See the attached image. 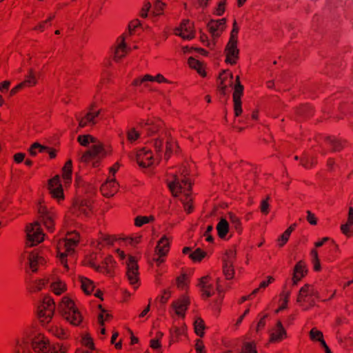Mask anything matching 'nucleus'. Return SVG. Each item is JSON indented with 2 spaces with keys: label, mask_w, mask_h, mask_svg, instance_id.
<instances>
[{
  "label": "nucleus",
  "mask_w": 353,
  "mask_h": 353,
  "mask_svg": "<svg viewBox=\"0 0 353 353\" xmlns=\"http://www.w3.org/2000/svg\"><path fill=\"white\" fill-rule=\"evenodd\" d=\"M188 171L185 167L181 168L179 174L172 175V180L168 182V186L172 195L178 196L180 193H183V197L180 201L183 205L184 210L190 213L192 210V206L190 204L191 199L190 198L189 191L191 190V183L187 178Z\"/></svg>",
  "instance_id": "f257e3e1"
},
{
  "label": "nucleus",
  "mask_w": 353,
  "mask_h": 353,
  "mask_svg": "<svg viewBox=\"0 0 353 353\" xmlns=\"http://www.w3.org/2000/svg\"><path fill=\"white\" fill-rule=\"evenodd\" d=\"M141 128L147 133L148 136H157L152 139V143L157 157L161 158L163 154V138L168 136L167 132L163 128L162 121L159 119H148L145 123L141 125Z\"/></svg>",
  "instance_id": "f03ea898"
},
{
  "label": "nucleus",
  "mask_w": 353,
  "mask_h": 353,
  "mask_svg": "<svg viewBox=\"0 0 353 353\" xmlns=\"http://www.w3.org/2000/svg\"><path fill=\"white\" fill-rule=\"evenodd\" d=\"M77 141L85 147H89V145L92 143L89 149L80 157V160L83 162H88L92 159L98 161L108 154V151L103 145L91 135H79Z\"/></svg>",
  "instance_id": "7ed1b4c3"
},
{
  "label": "nucleus",
  "mask_w": 353,
  "mask_h": 353,
  "mask_svg": "<svg viewBox=\"0 0 353 353\" xmlns=\"http://www.w3.org/2000/svg\"><path fill=\"white\" fill-rule=\"evenodd\" d=\"M79 242L77 235L59 240L57 243V252L59 260L65 268L68 269V262L73 261L75 248Z\"/></svg>",
  "instance_id": "20e7f679"
},
{
  "label": "nucleus",
  "mask_w": 353,
  "mask_h": 353,
  "mask_svg": "<svg viewBox=\"0 0 353 353\" xmlns=\"http://www.w3.org/2000/svg\"><path fill=\"white\" fill-rule=\"evenodd\" d=\"M31 345L37 353H66L67 347L63 343H57L52 347L48 340L43 335L39 334L31 339Z\"/></svg>",
  "instance_id": "39448f33"
},
{
  "label": "nucleus",
  "mask_w": 353,
  "mask_h": 353,
  "mask_svg": "<svg viewBox=\"0 0 353 353\" xmlns=\"http://www.w3.org/2000/svg\"><path fill=\"white\" fill-rule=\"evenodd\" d=\"M59 310L62 316L72 325H79L81 323L82 316L70 298L65 296L61 299Z\"/></svg>",
  "instance_id": "423d86ee"
},
{
  "label": "nucleus",
  "mask_w": 353,
  "mask_h": 353,
  "mask_svg": "<svg viewBox=\"0 0 353 353\" xmlns=\"http://www.w3.org/2000/svg\"><path fill=\"white\" fill-rule=\"evenodd\" d=\"M55 304L53 300L48 296L43 297L38 305V315L41 322L43 324L48 323L54 312Z\"/></svg>",
  "instance_id": "0eeeda50"
},
{
  "label": "nucleus",
  "mask_w": 353,
  "mask_h": 353,
  "mask_svg": "<svg viewBox=\"0 0 353 353\" xmlns=\"http://www.w3.org/2000/svg\"><path fill=\"white\" fill-rule=\"evenodd\" d=\"M27 243L29 246H33L43 241L44 234L42 232L40 225L37 222L30 224L26 229Z\"/></svg>",
  "instance_id": "6e6552de"
},
{
  "label": "nucleus",
  "mask_w": 353,
  "mask_h": 353,
  "mask_svg": "<svg viewBox=\"0 0 353 353\" xmlns=\"http://www.w3.org/2000/svg\"><path fill=\"white\" fill-rule=\"evenodd\" d=\"M239 30L236 28H233L231 34L230 41L226 46V61L230 64L236 63V59H238L239 50L237 49V34Z\"/></svg>",
  "instance_id": "1a4fd4ad"
},
{
  "label": "nucleus",
  "mask_w": 353,
  "mask_h": 353,
  "mask_svg": "<svg viewBox=\"0 0 353 353\" xmlns=\"http://www.w3.org/2000/svg\"><path fill=\"white\" fill-rule=\"evenodd\" d=\"M126 275L131 285H135L137 284L138 278V265L137 260L132 256H130L126 261Z\"/></svg>",
  "instance_id": "9d476101"
},
{
  "label": "nucleus",
  "mask_w": 353,
  "mask_h": 353,
  "mask_svg": "<svg viewBox=\"0 0 353 353\" xmlns=\"http://www.w3.org/2000/svg\"><path fill=\"white\" fill-rule=\"evenodd\" d=\"M170 248V241L166 236H163L157 243L155 252L159 256L155 259V261L158 265L164 262L163 257L166 256Z\"/></svg>",
  "instance_id": "9b49d317"
},
{
  "label": "nucleus",
  "mask_w": 353,
  "mask_h": 353,
  "mask_svg": "<svg viewBox=\"0 0 353 353\" xmlns=\"http://www.w3.org/2000/svg\"><path fill=\"white\" fill-rule=\"evenodd\" d=\"M236 83L234 85L233 93V101L235 116L238 117L242 112L241 97L243 94V86L241 84L239 77H236Z\"/></svg>",
  "instance_id": "f8f14e48"
},
{
  "label": "nucleus",
  "mask_w": 353,
  "mask_h": 353,
  "mask_svg": "<svg viewBox=\"0 0 353 353\" xmlns=\"http://www.w3.org/2000/svg\"><path fill=\"white\" fill-rule=\"evenodd\" d=\"M28 265L30 269L33 272H37L39 267L46 263L44 257L38 252H31L28 255Z\"/></svg>",
  "instance_id": "ddd939ff"
},
{
  "label": "nucleus",
  "mask_w": 353,
  "mask_h": 353,
  "mask_svg": "<svg viewBox=\"0 0 353 353\" xmlns=\"http://www.w3.org/2000/svg\"><path fill=\"white\" fill-rule=\"evenodd\" d=\"M49 190L52 196L57 199H63L62 185L59 176L57 175L49 181Z\"/></svg>",
  "instance_id": "4468645a"
},
{
  "label": "nucleus",
  "mask_w": 353,
  "mask_h": 353,
  "mask_svg": "<svg viewBox=\"0 0 353 353\" xmlns=\"http://www.w3.org/2000/svg\"><path fill=\"white\" fill-rule=\"evenodd\" d=\"M72 212L77 215L88 216L91 211V203L87 199L77 201L73 206Z\"/></svg>",
  "instance_id": "2eb2a0df"
},
{
  "label": "nucleus",
  "mask_w": 353,
  "mask_h": 353,
  "mask_svg": "<svg viewBox=\"0 0 353 353\" xmlns=\"http://www.w3.org/2000/svg\"><path fill=\"white\" fill-rule=\"evenodd\" d=\"M93 106V105L91 106L90 111L87 112L83 117L77 116V119L79 121L80 128H84L90 124L94 125L96 123L95 118L99 115L101 111H94Z\"/></svg>",
  "instance_id": "dca6fc26"
},
{
  "label": "nucleus",
  "mask_w": 353,
  "mask_h": 353,
  "mask_svg": "<svg viewBox=\"0 0 353 353\" xmlns=\"http://www.w3.org/2000/svg\"><path fill=\"white\" fill-rule=\"evenodd\" d=\"M175 34L184 39L190 40L194 37L192 26L188 20H184L179 28L175 30Z\"/></svg>",
  "instance_id": "f3484780"
},
{
  "label": "nucleus",
  "mask_w": 353,
  "mask_h": 353,
  "mask_svg": "<svg viewBox=\"0 0 353 353\" xmlns=\"http://www.w3.org/2000/svg\"><path fill=\"white\" fill-rule=\"evenodd\" d=\"M137 161L140 167L147 168L152 165L154 159L150 150H141L137 154Z\"/></svg>",
  "instance_id": "a211bd4d"
},
{
  "label": "nucleus",
  "mask_w": 353,
  "mask_h": 353,
  "mask_svg": "<svg viewBox=\"0 0 353 353\" xmlns=\"http://www.w3.org/2000/svg\"><path fill=\"white\" fill-rule=\"evenodd\" d=\"M137 161L140 167L147 168L152 165L154 159L150 150H141L137 154Z\"/></svg>",
  "instance_id": "6ab92c4d"
},
{
  "label": "nucleus",
  "mask_w": 353,
  "mask_h": 353,
  "mask_svg": "<svg viewBox=\"0 0 353 353\" xmlns=\"http://www.w3.org/2000/svg\"><path fill=\"white\" fill-rule=\"evenodd\" d=\"M226 19L225 18L218 20H211L208 24V28L213 37H218L220 34L223 31Z\"/></svg>",
  "instance_id": "aec40b11"
},
{
  "label": "nucleus",
  "mask_w": 353,
  "mask_h": 353,
  "mask_svg": "<svg viewBox=\"0 0 353 353\" xmlns=\"http://www.w3.org/2000/svg\"><path fill=\"white\" fill-rule=\"evenodd\" d=\"M189 304V300L187 298L183 297L176 301H173L171 304V307L176 315L179 317L184 318L185 312L187 310Z\"/></svg>",
  "instance_id": "412c9836"
},
{
  "label": "nucleus",
  "mask_w": 353,
  "mask_h": 353,
  "mask_svg": "<svg viewBox=\"0 0 353 353\" xmlns=\"http://www.w3.org/2000/svg\"><path fill=\"white\" fill-rule=\"evenodd\" d=\"M37 83V77L32 70H30L28 74L26 77V79L13 88L10 91V94L14 95L19 89L25 86H33Z\"/></svg>",
  "instance_id": "4be33fe9"
},
{
  "label": "nucleus",
  "mask_w": 353,
  "mask_h": 353,
  "mask_svg": "<svg viewBox=\"0 0 353 353\" xmlns=\"http://www.w3.org/2000/svg\"><path fill=\"white\" fill-rule=\"evenodd\" d=\"M117 183L114 179H109L101 186L103 195L107 197L113 196L117 192Z\"/></svg>",
  "instance_id": "5701e85b"
},
{
  "label": "nucleus",
  "mask_w": 353,
  "mask_h": 353,
  "mask_svg": "<svg viewBox=\"0 0 353 353\" xmlns=\"http://www.w3.org/2000/svg\"><path fill=\"white\" fill-rule=\"evenodd\" d=\"M39 214L42 221L49 231H52L53 228V214L49 212L45 207L40 205L39 208Z\"/></svg>",
  "instance_id": "b1692460"
},
{
  "label": "nucleus",
  "mask_w": 353,
  "mask_h": 353,
  "mask_svg": "<svg viewBox=\"0 0 353 353\" xmlns=\"http://www.w3.org/2000/svg\"><path fill=\"white\" fill-rule=\"evenodd\" d=\"M308 296H318V292L310 285H305L299 291L297 302L301 303L306 301Z\"/></svg>",
  "instance_id": "393cba45"
},
{
  "label": "nucleus",
  "mask_w": 353,
  "mask_h": 353,
  "mask_svg": "<svg viewBox=\"0 0 353 353\" xmlns=\"http://www.w3.org/2000/svg\"><path fill=\"white\" fill-rule=\"evenodd\" d=\"M209 276H205L200 279L199 287L202 291L203 296L205 297L211 296L214 292V289L211 283H209Z\"/></svg>",
  "instance_id": "a878e982"
},
{
  "label": "nucleus",
  "mask_w": 353,
  "mask_h": 353,
  "mask_svg": "<svg viewBox=\"0 0 353 353\" xmlns=\"http://www.w3.org/2000/svg\"><path fill=\"white\" fill-rule=\"evenodd\" d=\"M118 45L114 50V59H120L127 53L128 48L125 42V37L121 35L117 40Z\"/></svg>",
  "instance_id": "bb28decb"
},
{
  "label": "nucleus",
  "mask_w": 353,
  "mask_h": 353,
  "mask_svg": "<svg viewBox=\"0 0 353 353\" xmlns=\"http://www.w3.org/2000/svg\"><path fill=\"white\" fill-rule=\"evenodd\" d=\"M342 232L347 236H350L353 234V208H349L347 222L342 224L341 226Z\"/></svg>",
  "instance_id": "cd10ccee"
},
{
  "label": "nucleus",
  "mask_w": 353,
  "mask_h": 353,
  "mask_svg": "<svg viewBox=\"0 0 353 353\" xmlns=\"http://www.w3.org/2000/svg\"><path fill=\"white\" fill-rule=\"evenodd\" d=\"M306 270H305L304 264L302 261H299L294 267V274L292 278L293 285H296L297 283L304 276Z\"/></svg>",
  "instance_id": "c85d7f7f"
},
{
  "label": "nucleus",
  "mask_w": 353,
  "mask_h": 353,
  "mask_svg": "<svg viewBox=\"0 0 353 353\" xmlns=\"http://www.w3.org/2000/svg\"><path fill=\"white\" fill-rule=\"evenodd\" d=\"M286 335L285 330L283 327L281 323L279 321L276 324V329L271 334V341H279L283 339V337Z\"/></svg>",
  "instance_id": "c756f323"
},
{
  "label": "nucleus",
  "mask_w": 353,
  "mask_h": 353,
  "mask_svg": "<svg viewBox=\"0 0 353 353\" xmlns=\"http://www.w3.org/2000/svg\"><path fill=\"white\" fill-rule=\"evenodd\" d=\"M79 282L81 289L85 294H90L94 289L93 282L88 278L83 276L79 277Z\"/></svg>",
  "instance_id": "7c9ffc66"
},
{
  "label": "nucleus",
  "mask_w": 353,
  "mask_h": 353,
  "mask_svg": "<svg viewBox=\"0 0 353 353\" xmlns=\"http://www.w3.org/2000/svg\"><path fill=\"white\" fill-rule=\"evenodd\" d=\"M50 283V288L53 292L57 295L61 294L65 290V285L61 281L57 279H54L52 281H48Z\"/></svg>",
  "instance_id": "2f4dec72"
},
{
  "label": "nucleus",
  "mask_w": 353,
  "mask_h": 353,
  "mask_svg": "<svg viewBox=\"0 0 353 353\" xmlns=\"http://www.w3.org/2000/svg\"><path fill=\"white\" fill-rule=\"evenodd\" d=\"M325 141L332 147L333 151H339L343 147L342 141L334 137H325Z\"/></svg>",
  "instance_id": "473e14b6"
},
{
  "label": "nucleus",
  "mask_w": 353,
  "mask_h": 353,
  "mask_svg": "<svg viewBox=\"0 0 353 353\" xmlns=\"http://www.w3.org/2000/svg\"><path fill=\"white\" fill-rule=\"evenodd\" d=\"M229 229L228 222L225 219H221L216 225L218 234L221 238H224L227 234Z\"/></svg>",
  "instance_id": "72a5a7b5"
},
{
  "label": "nucleus",
  "mask_w": 353,
  "mask_h": 353,
  "mask_svg": "<svg viewBox=\"0 0 353 353\" xmlns=\"http://www.w3.org/2000/svg\"><path fill=\"white\" fill-rule=\"evenodd\" d=\"M72 162L68 160L63 168V178L65 183H69L71 181Z\"/></svg>",
  "instance_id": "f704fd0d"
},
{
  "label": "nucleus",
  "mask_w": 353,
  "mask_h": 353,
  "mask_svg": "<svg viewBox=\"0 0 353 353\" xmlns=\"http://www.w3.org/2000/svg\"><path fill=\"white\" fill-rule=\"evenodd\" d=\"M225 74V72H223V74H221L219 76V79L221 80V82H220V85H219V90L220 93L222 95H225L226 94L227 85L225 84L224 82H225V79L228 77H229L230 79V85L231 86L232 85V80L233 79L232 74H231V73L227 74L225 77H223V75Z\"/></svg>",
  "instance_id": "c9c22d12"
},
{
  "label": "nucleus",
  "mask_w": 353,
  "mask_h": 353,
  "mask_svg": "<svg viewBox=\"0 0 353 353\" xmlns=\"http://www.w3.org/2000/svg\"><path fill=\"white\" fill-rule=\"evenodd\" d=\"M188 64L190 67L195 69L201 76H205V72L203 71L201 63L199 61L194 59L193 57H190L188 59Z\"/></svg>",
  "instance_id": "e433bc0d"
},
{
  "label": "nucleus",
  "mask_w": 353,
  "mask_h": 353,
  "mask_svg": "<svg viewBox=\"0 0 353 353\" xmlns=\"http://www.w3.org/2000/svg\"><path fill=\"white\" fill-rule=\"evenodd\" d=\"M223 273L227 279H231L233 278L234 270L232 265V261L231 260H229L228 262H224Z\"/></svg>",
  "instance_id": "4c0bfd02"
},
{
  "label": "nucleus",
  "mask_w": 353,
  "mask_h": 353,
  "mask_svg": "<svg viewBox=\"0 0 353 353\" xmlns=\"http://www.w3.org/2000/svg\"><path fill=\"white\" fill-rule=\"evenodd\" d=\"M46 150H48V147L42 145L40 143L36 142V143H34L30 146V148L28 149V152L31 156L35 157L37 154V150L39 152H43Z\"/></svg>",
  "instance_id": "58836bf2"
},
{
  "label": "nucleus",
  "mask_w": 353,
  "mask_h": 353,
  "mask_svg": "<svg viewBox=\"0 0 353 353\" xmlns=\"http://www.w3.org/2000/svg\"><path fill=\"white\" fill-rule=\"evenodd\" d=\"M194 325L195 332L196 333V334L200 336H203V334H204L203 330L205 329L203 321L201 319L198 318L197 319H196L194 321Z\"/></svg>",
  "instance_id": "ea45409f"
},
{
  "label": "nucleus",
  "mask_w": 353,
  "mask_h": 353,
  "mask_svg": "<svg viewBox=\"0 0 353 353\" xmlns=\"http://www.w3.org/2000/svg\"><path fill=\"white\" fill-rule=\"evenodd\" d=\"M50 331L54 334L59 339H65L68 337L67 332L62 328H59L57 327H52Z\"/></svg>",
  "instance_id": "a19ab883"
},
{
  "label": "nucleus",
  "mask_w": 353,
  "mask_h": 353,
  "mask_svg": "<svg viewBox=\"0 0 353 353\" xmlns=\"http://www.w3.org/2000/svg\"><path fill=\"white\" fill-rule=\"evenodd\" d=\"M205 256V252L202 251L200 248L196 249L190 254V257L194 261H201Z\"/></svg>",
  "instance_id": "79ce46f5"
},
{
  "label": "nucleus",
  "mask_w": 353,
  "mask_h": 353,
  "mask_svg": "<svg viewBox=\"0 0 353 353\" xmlns=\"http://www.w3.org/2000/svg\"><path fill=\"white\" fill-rule=\"evenodd\" d=\"M241 353H257V352L253 343L246 342L243 343Z\"/></svg>",
  "instance_id": "37998d69"
},
{
  "label": "nucleus",
  "mask_w": 353,
  "mask_h": 353,
  "mask_svg": "<svg viewBox=\"0 0 353 353\" xmlns=\"http://www.w3.org/2000/svg\"><path fill=\"white\" fill-rule=\"evenodd\" d=\"M153 219L152 216H137L135 219V225L138 227L143 225L145 223L150 222V220Z\"/></svg>",
  "instance_id": "c03bdc74"
},
{
  "label": "nucleus",
  "mask_w": 353,
  "mask_h": 353,
  "mask_svg": "<svg viewBox=\"0 0 353 353\" xmlns=\"http://www.w3.org/2000/svg\"><path fill=\"white\" fill-rule=\"evenodd\" d=\"M269 199H270V196H268L266 199L262 200L261 202L260 210H261V212L264 214H267L269 212V207H270V204L268 203Z\"/></svg>",
  "instance_id": "a18cd8bd"
},
{
  "label": "nucleus",
  "mask_w": 353,
  "mask_h": 353,
  "mask_svg": "<svg viewBox=\"0 0 353 353\" xmlns=\"http://www.w3.org/2000/svg\"><path fill=\"white\" fill-rule=\"evenodd\" d=\"M128 139L130 141H134L139 137V133L134 129L132 128L128 132Z\"/></svg>",
  "instance_id": "49530a36"
},
{
  "label": "nucleus",
  "mask_w": 353,
  "mask_h": 353,
  "mask_svg": "<svg viewBox=\"0 0 353 353\" xmlns=\"http://www.w3.org/2000/svg\"><path fill=\"white\" fill-rule=\"evenodd\" d=\"M164 6L165 4L161 2L160 0H156L154 8V10H152V13L154 15L161 14Z\"/></svg>",
  "instance_id": "de8ad7c7"
},
{
  "label": "nucleus",
  "mask_w": 353,
  "mask_h": 353,
  "mask_svg": "<svg viewBox=\"0 0 353 353\" xmlns=\"http://www.w3.org/2000/svg\"><path fill=\"white\" fill-rule=\"evenodd\" d=\"M173 145H174V144L172 142V141L170 139H168L166 141L165 150V153H164V157H165V159H169L170 154L172 152V150H173Z\"/></svg>",
  "instance_id": "09e8293b"
},
{
  "label": "nucleus",
  "mask_w": 353,
  "mask_h": 353,
  "mask_svg": "<svg viewBox=\"0 0 353 353\" xmlns=\"http://www.w3.org/2000/svg\"><path fill=\"white\" fill-rule=\"evenodd\" d=\"M310 336L312 340L319 341V338L321 339L323 337V333L315 328H313L310 332Z\"/></svg>",
  "instance_id": "8fccbe9b"
},
{
  "label": "nucleus",
  "mask_w": 353,
  "mask_h": 353,
  "mask_svg": "<svg viewBox=\"0 0 353 353\" xmlns=\"http://www.w3.org/2000/svg\"><path fill=\"white\" fill-rule=\"evenodd\" d=\"M83 344L90 350L94 349V343L92 339L88 335L84 336L82 338Z\"/></svg>",
  "instance_id": "3c124183"
},
{
  "label": "nucleus",
  "mask_w": 353,
  "mask_h": 353,
  "mask_svg": "<svg viewBox=\"0 0 353 353\" xmlns=\"http://www.w3.org/2000/svg\"><path fill=\"white\" fill-rule=\"evenodd\" d=\"M177 285L179 288L181 290L185 289L187 286L186 283V276L185 274H183L182 276H179L176 279Z\"/></svg>",
  "instance_id": "603ef678"
},
{
  "label": "nucleus",
  "mask_w": 353,
  "mask_h": 353,
  "mask_svg": "<svg viewBox=\"0 0 353 353\" xmlns=\"http://www.w3.org/2000/svg\"><path fill=\"white\" fill-rule=\"evenodd\" d=\"M150 8H151V4L150 2H146L143 7L141 9V17L143 18H146L148 17V12L150 11Z\"/></svg>",
  "instance_id": "864d4df0"
},
{
  "label": "nucleus",
  "mask_w": 353,
  "mask_h": 353,
  "mask_svg": "<svg viewBox=\"0 0 353 353\" xmlns=\"http://www.w3.org/2000/svg\"><path fill=\"white\" fill-rule=\"evenodd\" d=\"M289 236V232H284L278 239L279 245L283 246L288 241Z\"/></svg>",
  "instance_id": "5fc2aeb1"
},
{
  "label": "nucleus",
  "mask_w": 353,
  "mask_h": 353,
  "mask_svg": "<svg viewBox=\"0 0 353 353\" xmlns=\"http://www.w3.org/2000/svg\"><path fill=\"white\" fill-rule=\"evenodd\" d=\"M225 1H222L219 3L218 7L216 8V9L215 10V14L217 16H221L223 14V12L225 11Z\"/></svg>",
  "instance_id": "6e6d98bb"
},
{
  "label": "nucleus",
  "mask_w": 353,
  "mask_h": 353,
  "mask_svg": "<svg viewBox=\"0 0 353 353\" xmlns=\"http://www.w3.org/2000/svg\"><path fill=\"white\" fill-rule=\"evenodd\" d=\"M170 296V292H169L168 290H164L163 294L159 298L161 303L162 305L165 304L166 302L168 301Z\"/></svg>",
  "instance_id": "4d7b16f0"
},
{
  "label": "nucleus",
  "mask_w": 353,
  "mask_h": 353,
  "mask_svg": "<svg viewBox=\"0 0 353 353\" xmlns=\"http://www.w3.org/2000/svg\"><path fill=\"white\" fill-rule=\"evenodd\" d=\"M212 230L213 226L210 225L208 226L207 230L205 232L204 236H206V241L208 242H212L213 241V237L210 235V232L212 231Z\"/></svg>",
  "instance_id": "13d9d810"
},
{
  "label": "nucleus",
  "mask_w": 353,
  "mask_h": 353,
  "mask_svg": "<svg viewBox=\"0 0 353 353\" xmlns=\"http://www.w3.org/2000/svg\"><path fill=\"white\" fill-rule=\"evenodd\" d=\"M307 220L312 225L316 224V219L313 213L310 211H307Z\"/></svg>",
  "instance_id": "bf43d9fd"
},
{
  "label": "nucleus",
  "mask_w": 353,
  "mask_h": 353,
  "mask_svg": "<svg viewBox=\"0 0 353 353\" xmlns=\"http://www.w3.org/2000/svg\"><path fill=\"white\" fill-rule=\"evenodd\" d=\"M229 217L231 223L235 226L236 228H237L240 225V221L239 218L232 213H230Z\"/></svg>",
  "instance_id": "052dcab7"
},
{
  "label": "nucleus",
  "mask_w": 353,
  "mask_h": 353,
  "mask_svg": "<svg viewBox=\"0 0 353 353\" xmlns=\"http://www.w3.org/2000/svg\"><path fill=\"white\" fill-rule=\"evenodd\" d=\"M139 25H140V21L137 19L131 21L128 26L130 33H131L132 31L134 30Z\"/></svg>",
  "instance_id": "680f3d73"
},
{
  "label": "nucleus",
  "mask_w": 353,
  "mask_h": 353,
  "mask_svg": "<svg viewBox=\"0 0 353 353\" xmlns=\"http://www.w3.org/2000/svg\"><path fill=\"white\" fill-rule=\"evenodd\" d=\"M312 160L309 158H305L301 160L302 165L306 168H309L312 165Z\"/></svg>",
  "instance_id": "e2e57ef3"
},
{
  "label": "nucleus",
  "mask_w": 353,
  "mask_h": 353,
  "mask_svg": "<svg viewBox=\"0 0 353 353\" xmlns=\"http://www.w3.org/2000/svg\"><path fill=\"white\" fill-rule=\"evenodd\" d=\"M14 161L19 163H21L24 158H25V154L23 153H17L15 155H14Z\"/></svg>",
  "instance_id": "0e129e2a"
},
{
  "label": "nucleus",
  "mask_w": 353,
  "mask_h": 353,
  "mask_svg": "<svg viewBox=\"0 0 353 353\" xmlns=\"http://www.w3.org/2000/svg\"><path fill=\"white\" fill-rule=\"evenodd\" d=\"M150 347L153 349H157L160 347L159 339H153L150 341Z\"/></svg>",
  "instance_id": "69168bd1"
},
{
  "label": "nucleus",
  "mask_w": 353,
  "mask_h": 353,
  "mask_svg": "<svg viewBox=\"0 0 353 353\" xmlns=\"http://www.w3.org/2000/svg\"><path fill=\"white\" fill-rule=\"evenodd\" d=\"M204 349V345L202 344V342L201 341H197V343L196 344V350L197 353H203V350Z\"/></svg>",
  "instance_id": "338daca9"
},
{
  "label": "nucleus",
  "mask_w": 353,
  "mask_h": 353,
  "mask_svg": "<svg viewBox=\"0 0 353 353\" xmlns=\"http://www.w3.org/2000/svg\"><path fill=\"white\" fill-rule=\"evenodd\" d=\"M10 85V82L8 81H5L0 83V90L3 91V90H8Z\"/></svg>",
  "instance_id": "774afa93"
}]
</instances>
